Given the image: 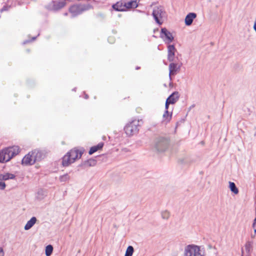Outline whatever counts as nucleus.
I'll return each instance as SVG.
<instances>
[{"instance_id": "obj_1", "label": "nucleus", "mask_w": 256, "mask_h": 256, "mask_svg": "<svg viewBox=\"0 0 256 256\" xmlns=\"http://www.w3.org/2000/svg\"><path fill=\"white\" fill-rule=\"evenodd\" d=\"M20 152L18 145H13L0 151V162L4 163L10 161L12 158Z\"/></svg>"}, {"instance_id": "obj_2", "label": "nucleus", "mask_w": 256, "mask_h": 256, "mask_svg": "<svg viewBox=\"0 0 256 256\" xmlns=\"http://www.w3.org/2000/svg\"><path fill=\"white\" fill-rule=\"evenodd\" d=\"M92 6L89 4H78L72 5L68 8L70 14V18H74L82 14L84 12L92 8Z\"/></svg>"}, {"instance_id": "obj_3", "label": "nucleus", "mask_w": 256, "mask_h": 256, "mask_svg": "<svg viewBox=\"0 0 256 256\" xmlns=\"http://www.w3.org/2000/svg\"><path fill=\"white\" fill-rule=\"evenodd\" d=\"M139 120H134L128 123L124 127V130L126 136H131L136 135L139 131Z\"/></svg>"}, {"instance_id": "obj_4", "label": "nucleus", "mask_w": 256, "mask_h": 256, "mask_svg": "<svg viewBox=\"0 0 256 256\" xmlns=\"http://www.w3.org/2000/svg\"><path fill=\"white\" fill-rule=\"evenodd\" d=\"M152 16L156 22L160 26L163 23L162 18L166 16V12L162 6H156L153 8Z\"/></svg>"}, {"instance_id": "obj_5", "label": "nucleus", "mask_w": 256, "mask_h": 256, "mask_svg": "<svg viewBox=\"0 0 256 256\" xmlns=\"http://www.w3.org/2000/svg\"><path fill=\"white\" fill-rule=\"evenodd\" d=\"M160 37L163 40L166 44H169L174 40L172 34L166 28H161Z\"/></svg>"}, {"instance_id": "obj_6", "label": "nucleus", "mask_w": 256, "mask_h": 256, "mask_svg": "<svg viewBox=\"0 0 256 256\" xmlns=\"http://www.w3.org/2000/svg\"><path fill=\"white\" fill-rule=\"evenodd\" d=\"M185 256H203L200 248L196 246H188L185 249Z\"/></svg>"}, {"instance_id": "obj_7", "label": "nucleus", "mask_w": 256, "mask_h": 256, "mask_svg": "<svg viewBox=\"0 0 256 256\" xmlns=\"http://www.w3.org/2000/svg\"><path fill=\"white\" fill-rule=\"evenodd\" d=\"M182 63L180 64L176 62H171L169 65V78L172 80V76H175L180 70Z\"/></svg>"}, {"instance_id": "obj_8", "label": "nucleus", "mask_w": 256, "mask_h": 256, "mask_svg": "<svg viewBox=\"0 0 256 256\" xmlns=\"http://www.w3.org/2000/svg\"><path fill=\"white\" fill-rule=\"evenodd\" d=\"M36 160V152H31L24 157L22 164L24 165H32L35 162Z\"/></svg>"}, {"instance_id": "obj_9", "label": "nucleus", "mask_w": 256, "mask_h": 256, "mask_svg": "<svg viewBox=\"0 0 256 256\" xmlns=\"http://www.w3.org/2000/svg\"><path fill=\"white\" fill-rule=\"evenodd\" d=\"M253 244L252 242H247L242 250V256H250L252 251Z\"/></svg>"}, {"instance_id": "obj_10", "label": "nucleus", "mask_w": 256, "mask_h": 256, "mask_svg": "<svg viewBox=\"0 0 256 256\" xmlns=\"http://www.w3.org/2000/svg\"><path fill=\"white\" fill-rule=\"evenodd\" d=\"M68 152L70 154V156H72L76 162L81 158L84 153V150L74 148L70 150Z\"/></svg>"}, {"instance_id": "obj_11", "label": "nucleus", "mask_w": 256, "mask_h": 256, "mask_svg": "<svg viewBox=\"0 0 256 256\" xmlns=\"http://www.w3.org/2000/svg\"><path fill=\"white\" fill-rule=\"evenodd\" d=\"M75 162L68 152L62 158V164L64 167H67Z\"/></svg>"}, {"instance_id": "obj_12", "label": "nucleus", "mask_w": 256, "mask_h": 256, "mask_svg": "<svg viewBox=\"0 0 256 256\" xmlns=\"http://www.w3.org/2000/svg\"><path fill=\"white\" fill-rule=\"evenodd\" d=\"M75 162L68 152L62 158V164L64 167H67Z\"/></svg>"}, {"instance_id": "obj_13", "label": "nucleus", "mask_w": 256, "mask_h": 256, "mask_svg": "<svg viewBox=\"0 0 256 256\" xmlns=\"http://www.w3.org/2000/svg\"><path fill=\"white\" fill-rule=\"evenodd\" d=\"M125 6L124 2L120 0L115 4H113L112 8V10L116 12H126V8H124Z\"/></svg>"}, {"instance_id": "obj_14", "label": "nucleus", "mask_w": 256, "mask_h": 256, "mask_svg": "<svg viewBox=\"0 0 256 256\" xmlns=\"http://www.w3.org/2000/svg\"><path fill=\"white\" fill-rule=\"evenodd\" d=\"M180 95L178 92L174 91L172 92L166 98V100L170 104H174L179 99Z\"/></svg>"}, {"instance_id": "obj_15", "label": "nucleus", "mask_w": 256, "mask_h": 256, "mask_svg": "<svg viewBox=\"0 0 256 256\" xmlns=\"http://www.w3.org/2000/svg\"><path fill=\"white\" fill-rule=\"evenodd\" d=\"M52 2L53 5L51 10L54 12H56L66 6V0H64L60 2L52 1Z\"/></svg>"}, {"instance_id": "obj_16", "label": "nucleus", "mask_w": 256, "mask_h": 256, "mask_svg": "<svg viewBox=\"0 0 256 256\" xmlns=\"http://www.w3.org/2000/svg\"><path fill=\"white\" fill-rule=\"evenodd\" d=\"M196 17V14L195 12H189L186 16L184 23L186 26H190L194 19Z\"/></svg>"}, {"instance_id": "obj_17", "label": "nucleus", "mask_w": 256, "mask_h": 256, "mask_svg": "<svg viewBox=\"0 0 256 256\" xmlns=\"http://www.w3.org/2000/svg\"><path fill=\"white\" fill-rule=\"evenodd\" d=\"M124 4L126 5L124 8H126V11L130 8H136L138 6L137 0H130L127 2H124Z\"/></svg>"}, {"instance_id": "obj_18", "label": "nucleus", "mask_w": 256, "mask_h": 256, "mask_svg": "<svg viewBox=\"0 0 256 256\" xmlns=\"http://www.w3.org/2000/svg\"><path fill=\"white\" fill-rule=\"evenodd\" d=\"M170 138L166 136H160L158 138V142L162 144H168Z\"/></svg>"}, {"instance_id": "obj_19", "label": "nucleus", "mask_w": 256, "mask_h": 256, "mask_svg": "<svg viewBox=\"0 0 256 256\" xmlns=\"http://www.w3.org/2000/svg\"><path fill=\"white\" fill-rule=\"evenodd\" d=\"M36 217H32L28 220L24 226V229L28 230L30 229L36 222Z\"/></svg>"}, {"instance_id": "obj_20", "label": "nucleus", "mask_w": 256, "mask_h": 256, "mask_svg": "<svg viewBox=\"0 0 256 256\" xmlns=\"http://www.w3.org/2000/svg\"><path fill=\"white\" fill-rule=\"evenodd\" d=\"M15 178L14 174L10 173L0 174V180H6L9 179H14Z\"/></svg>"}, {"instance_id": "obj_21", "label": "nucleus", "mask_w": 256, "mask_h": 256, "mask_svg": "<svg viewBox=\"0 0 256 256\" xmlns=\"http://www.w3.org/2000/svg\"><path fill=\"white\" fill-rule=\"evenodd\" d=\"M10 0H8L7 3H6L3 7L0 10V12H2L4 11H7L10 8H12V6H16V4H14V5H12V2L10 4Z\"/></svg>"}, {"instance_id": "obj_22", "label": "nucleus", "mask_w": 256, "mask_h": 256, "mask_svg": "<svg viewBox=\"0 0 256 256\" xmlns=\"http://www.w3.org/2000/svg\"><path fill=\"white\" fill-rule=\"evenodd\" d=\"M172 117V112H170L168 110H164L163 114V118L166 120V122H169Z\"/></svg>"}, {"instance_id": "obj_23", "label": "nucleus", "mask_w": 256, "mask_h": 256, "mask_svg": "<svg viewBox=\"0 0 256 256\" xmlns=\"http://www.w3.org/2000/svg\"><path fill=\"white\" fill-rule=\"evenodd\" d=\"M102 146L103 145H97V146H92L89 150V152H88L89 154H92L94 152H95L97 150H98L101 149L102 147Z\"/></svg>"}, {"instance_id": "obj_24", "label": "nucleus", "mask_w": 256, "mask_h": 256, "mask_svg": "<svg viewBox=\"0 0 256 256\" xmlns=\"http://www.w3.org/2000/svg\"><path fill=\"white\" fill-rule=\"evenodd\" d=\"M96 164V161L94 159H90L85 162L84 165L86 166H94Z\"/></svg>"}, {"instance_id": "obj_25", "label": "nucleus", "mask_w": 256, "mask_h": 256, "mask_svg": "<svg viewBox=\"0 0 256 256\" xmlns=\"http://www.w3.org/2000/svg\"><path fill=\"white\" fill-rule=\"evenodd\" d=\"M229 187L230 189V190L233 192L234 194H238V190L236 187L235 184L233 182H229Z\"/></svg>"}, {"instance_id": "obj_26", "label": "nucleus", "mask_w": 256, "mask_h": 256, "mask_svg": "<svg viewBox=\"0 0 256 256\" xmlns=\"http://www.w3.org/2000/svg\"><path fill=\"white\" fill-rule=\"evenodd\" d=\"M168 44V52L175 53L176 51V49L174 44Z\"/></svg>"}, {"instance_id": "obj_27", "label": "nucleus", "mask_w": 256, "mask_h": 256, "mask_svg": "<svg viewBox=\"0 0 256 256\" xmlns=\"http://www.w3.org/2000/svg\"><path fill=\"white\" fill-rule=\"evenodd\" d=\"M53 251V247L52 245H48L46 248V256L51 255Z\"/></svg>"}, {"instance_id": "obj_28", "label": "nucleus", "mask_w": 256, "mask_h": 256, "mask_svg": "<svg viewBox=\"0 0 256 256\" xmlns=\"http://www.w3.org/2000/svg\"><path fill=\"white\" fill-rule=\"evenodd\" d=\"M134 252V248L132 246H128L126 249L125 256H132Z\"/></svg>"}, {"instance_id": "obj_29", "label": "nucleus", "mask_w": 256, "mask_h": 256, "mask_svg": "<svg viewBox=\"0 0 256 256\" xmlns=\"http://www.w3.org/2000/svg\"><path fill=\"white\" fill-rule=\"evenodd\" d=\"M168 60L170 62L174 60L175 57V53L168 52Z\"/></svg>"}, {"instance_id": "obj_30", "label": "nucleus", "mask_w": 256, "mask_h": 256, "mask_svg": "<svg viewBox=\"0 0 256 256\" xmlns=\"http://www.w3.org/2000/svg\"><path fill=\"white\" fill-rule=\"evenodd\" d=\"M61 182H66L70 179V176L68 174L61 176L60 178Z\"/></svg>"}, {"instance_id": "obj_31", "label": "nucleus", "mask_w": 256, "mask_h": 256, "mask_svg": "<svg viewBox=\"0 0 256 256\" xmlns=\"http://www.w3.org/2000/svg\"><path fill=\"white\" fill-rule=\"evenodd\" d=\"M40 35V34H38L37 36H33L30 40H24L23 42H22V44H26L28 43H29L31 42H32L34 40H36V38H37V37Z\"/></svg>"}, {"instance_id": "obj_32", "label": "nucleus", "mask_w": 256, "mask_h": 256, "mask_svg": "<svg viewBox=\"0 0 256 256\" xmlns=\"http://www.w3.org/2000/svg\"><path fill=\"white\" fill-rule=\"evenodd\" d=\"M96 16L97 18L99 19L100 20H102L105 18L104 14L100 12L96 14Z\"/></svg>"}, {"instance_id": "obj_33", "label": "nucleus", "mask_w": 256, "mask_h": 256, "mask_svg": "<svg viewBox=\"0 0 256 256\" xmlns=\"http://www.w3.org/2000/svg\"><path fill=\"white\" fill-rule=\"evenodd\" d=\"M170 216L169 212L165 211L162 212V216L164 218H168Z\"/></svg>"}, {"instance_id": "obj_34", "label": "nucleus", "mask_w": 256, "mask_h": 256, "mask_svg": "<svg viewBox=\"0 0 256 256\" xmlns=\"http://www.w3.org/2000/svg\"><path fill=\"white\" fill-rule=\"evenodd\" d=\"M252 227L254 230V234H256V218H254L253 224H252Z\"/></svg>"}, {"instance_id": "obj_35", "label": "nucleus", "mask_w": 256, "mask_h": 256, "mask_svg": "<svg viewBox=\"0 0 256 256\" xmlns=\"http://www.w3.org/2000/svg\"><path fill=\"white\" fill-rule=\"evenodd\" d=\"M6 188V184L4 182H0V189L4 190Z\"/></svg>"}, {"instance_id": "obj_36", "label": "nucleus", "mask_w": 256, "mask_h": 256, "mask_svg": "<svg viewBox=\"0 0 256 256\" xmlns=\"http://www.w3.org/2000/svg\"><path fill=\"white\" fill-rule=\"evenodd\" d=\"M170 104L168 102V101H166L165 103V110H168L169 106Z\"/></svg>"}, {"instance_id": "obj_37", "label": "nucleus", "mask_w": 256, "mask_h": 256, "mask_svg": "<svg viewBox=\"0 0 256 256\" xmlns=\"http://www.w3.org/2000/svg\"><path fill=\"white\" fill-rule=\"evenodd\" d=\"M0 256H4V252L2 248L0 247Z\"/></svg>"}, {"instance_id": "obj_38", "label": "nucleus", "mask_w": 256, "mask_h": 256, "mask_svg": "<svg viewBox=\"0 0 256 256\" xmlns=\"http://www.w3.org/2000/svg\"><path fill=\"white\" fill-rule=\"evenodd\" d=\"M84 94V98L85 99H88V94H86L85 92H83Z\"/></svg>"}, {"instance_id": "obj_39", "label": "nucleus", "mask_w": 256, "mask_h": 256, "mask_svg": "<svg viewBox=\"0 0 256 256\" xmlns=\"http://www.w3.org/2000/svg\"><path fill=\"white\" fill-rule=\"evenodd\" d=\"M169 86L170 88H172L173 86V83L170 81V82L169 83Z\"/></svg>"}, {"instance_id": "obj_40", "label": "nucleus", "mask_w": 256, "mask_h": 256, "mask_svg": "<svg viewBox=\"0 0 256 256\" xmlns=\"http://www.w3.org/2000/svg\"><path fill=\"white\" fill-rule=\"evenodd\" d=\"M140 66H136V70H138L140 69Z\"/></svg>"}, {"instance_id": "obj_41", "label": "nucleus", "mask_w": 256, "mask_h": 256, "mask_svg": "<svg viewBox=\"0 0 256 256\" xmlns=\"http://www.w3.org/2000/svg\"><path fill=\"white\" fill-rule=\"evenodd\" d=\"M102 138L104 140H105L106 139V136H103Z\"/></svg>"}, {"instance_id": "obj_42", "label": "nucleus", "mask_w": 256, "mask_h": 256, "mask_svg": "<svg viewBox=\"0 0 256 256\" xmlns=\"http://www.w3.org/2000/svg\"><path fill=\"white\" fill-rule=\"evenodd\" d=\"M64 16H68V12H66L64 13Z\"/></svg>"}, {"instance_id": "obj_43", "label": "nucleus", "mask_w": 256, "mask_h": 256, "mask_svg": "<svg viewBox=\"0 0 256 256\" xmlns=\"http://www.w3.org/2000/svg\"><path fill=\"white\" fill-rule=\"evenodd\" d=\"M199 144H204V141H201L200 142Z\"/></svg>"}, {"instance_id": "obj_44", "label": "nucleus", "mask_w": 256, "mask_h": 256, "mask_svg": "<svg viewBox=\"0 0 256 256\" xmlns=\"http://www.w3.org/2000/svg\"><path fill=\"white\" fill-rule=\"evenodd\" d=\"M76 88H74L72 90V91H74V92H76Z\"/></svg>"}, {"instance_id": "obj_45", "label": "nucleus", "mask_w": 256, "mask_h": 256, "mask_svg": "<svg viewBox=\"0 0 256 256\" xmlns=\"http://www.w3.org/2000/svg\"><path fill=\"white\" fill-rule=\"evenodd\" d=\"M98 144H104V142H98Z\"/></svg>"}, {"instance_id": "obj_46", "label": "nucleus", "mask_w": 256, "mask_h": 256, "mask_svg": "<svg viewBox=\"0 0 256 256\" xmlns=\"http://www.w3.org/2000/svg\"><path fill=\"white\" fill-rule=\"evenodd\" d=\"M158 28L154 29V32H156L158 31Z\"/></svg>"}, {"instance_id": "obj_47", "label": "nucleus", "mask_w": 256, "mask_h": 256, "mask_svg": "<svg viewBox=\"0 0 256 256\" xmlns=\"http://www.w3.org/2000/svg\"><path fill=\"white\" fill-rule=\"evenodd\" d=\"M256 235V234H255Z\"/></svg>"}]
</instances>
